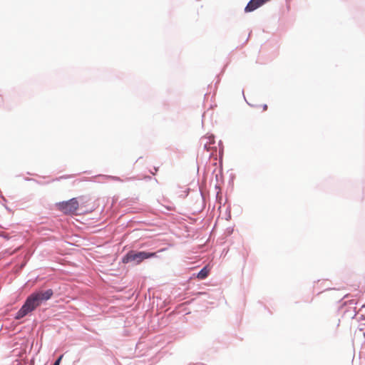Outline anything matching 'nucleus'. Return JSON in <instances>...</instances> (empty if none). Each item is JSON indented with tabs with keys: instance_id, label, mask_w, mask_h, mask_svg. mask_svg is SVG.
Segmentation results:
<instances>
[{
	"instance_id": "nucleus-2",
	"label": "nucleus",
	"mask_w": 365,
	"mask_h": 365,
	"mask_svg": "<svg viewBox=\"0 0 365 365\" xmlns=\"http://www.w3.org/2000/svg\"><path fill=\"white\" fill-rule=\"evenodd\" d=\"M156 252H138L130 251L123 257V262L128 263L129 262H135L136 264H140L144 259L155 257Z\"/></svg>"
},
{
	"instance_id": "nucleus-1",
	"label": "nucleus",
	"mask_w": 365,
	"mask_h": 365,
	"mask_svg": "<svg viewBox=\"0 0 365 365\" xmlns=\"http://www.w3.org/2000/svg\"><path fill=\"white\" fill-rule=\"evenodd\" d=\"M53 294V290L51 289L32 293L27 297L25 303L17 312L16 319H21L29 313L35 310L43 302L49 299Z\"/></svg>"
},
{
	"instance_id": "nucleus-3",
	"label": "nucleus",
	"mask_w": 365,
	"mask_h": 365,
	"mask_svg": "<svg viewBox=\"0 0 365 365\" xmlns=\"http://www.w3.org/2000/svg\"><path fill=\"white\" fill-rule=\"evenodd\" d=\"M59 209L66 214L74 213L78 208V202L76 198L58 204Z\"/></svg>"
},
{
	"instance_id": "nucleus-6",
	"label": "nucleus",
	"mask_w": 365,
	"mask_h": 365,
	"mask_svg": "<svg viewBox=\"0 0 365 365\" xmlns=\"http://www.w3.org/2000/svg\"><path fill=\"white\" fill-rule=\"evenodd\" d=\"M62 358H63V355L60 356L53 365H60V362H61Z\"/></svg>"
},
{
	"instance_id": "nucleus-4",
	"label": "nucleus",
	"mask_w": 365,
	"mask_h": 365,
	"mask_svg": "<svg viewBox=\"0 0 365 365\" xmlns=\"http://www.w3.org/2000/svg\"><path fill=\"white\" fill-rule=\"evenodd\" d=\"M264 4V1L251 0L245 9V12H251L258 9Z\"/></svg>"
},
{
	"instance_id": "nucleus-7",
	"label": "nucleus",
	"mask_w": 365,
	"mask_h": 365,
	"mask_svg": "<svg viewBox=\"0 0 365 365\" xmlns=\"http://www.w3.org/2000/svg\"><path fill=\"white\" fill-rule=\"evenodd\" d=\"M267 106L266 104H264L263 106V110H267Z\"/></svg>"
},
{
	"instance_id": "nucleus-5",
	"label": "nucleus",
	"mask_w": 365,
	"mask_h": 365,
	"mask_svg": "<svg viewBox=\"0 0 365 365\" xmlns=\"http://www.w3.org/2000/svg\"><path fill=\"white\" fill-rule=\"evenodd\" d=\"M210 270L207 267H203L197 274V278L200 279H203L206 278L209 274Z\"/></svg>"
}]
</instances>
